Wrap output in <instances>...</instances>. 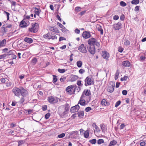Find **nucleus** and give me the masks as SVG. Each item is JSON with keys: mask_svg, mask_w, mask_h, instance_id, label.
I'll return each instance as SVG.
<instances>
[{"mask_svg": "<svg viewBox=\"0 0 146 146\" xmlns=\"http://www.w3.org/2000/svg\"><path fill=\"white\" fill-rule=\"evenodd\" d=\"M88 43L89 46H95L98 48H100V44L99 42L94 38H92L89 39L88 41Z\"/></svg>", "mask_w": 146, "mask_h": 146, "instance_id": "f257e3e1", "label": "nucleus"}, {"mask_svg": "<svg viewBox=\"0 0 146 146\" xmlns=\"http://www.w3.org/2000/svg\"><path fill=\"white\" fill-rule=\"evenodd\" d=\"M37 61V59L36 58H34L32 59V62L34 64H35L36 63Z\"/></svg>", "mask_w": 146, "mask_h": 146, "instance_id": "09e8293b", "label": "nucleus"}, {"mask_svg": "<svg viewBox=\"0 0 146 146\" xmlns=\"http://www.w3.org/2000/svg\"><path fill=\"white\" fill-rule=\"evenodd\" d=\"M66 79V78L65 77H62L60 79V81L62 82H64Z\"/></svg>", "mask_w": 146, "mask_h": 146, "instance_id": "603ef678", "label": "nucleus"}, {"mask_svg": "<svg viewBox=\"0 0 146 146\" xmlns=\"http://www.w3.org/2000/svg\"><path fill=\"white\" fill-rule=\"evenodd\" d=\"M14 52H15V51L13 50H10L9 52H7V56H9L13 54Z\"/></svg>", "mask_w": 146, "mask_h": 146, "instance_id": "a19ab883", "label": "nucleus"}, {"mask_svg": "<svg viewBox=\"0 0 146 146\" xmlns=\"http://www.w3.org/2000/svg\"><path fill=\"white\" fill-rule=\"evenodd\" d=\"M140 8V7L139 6H136L135 7L134 9V10L135 11H139V9Z\"/></svg>", "mask_w": 146, "mask_h": 146, "instance_id": "774afa93", "label": "nucleus"}, {"mask_svg": "<svg viewBox=\"0 0 146 146\" xmlns=\"http://www.w3.org/2000/svg\"><path fill=\"white\" fill-rule=\"evenodd\" d=\"M119 74V72L118 70H117L115 73V80H116L118 78Z\"/></svg>", "mask_w": 146, "mask_h": 146, "instance_id": "f704fd0d", "label": "nucleus"}, {"mask_svg": "<svg viewBox=\"0 0 146 146\" xmlns=\"http://www.w3.org/2000/svg\"><path fill=\"white\" fill-rule=\"evenodd\" d=\"M20 25L21 27L24 28L27 27V23L24 21L23 20L21 22Z\"/></svg>", "mask_w": 146, "mask_h": 146, "instance_id": "bb28decb", "label": "nucleus"}, {"mask_svg": "<svg viewBox=\"0 0 146 146\" xmlns=\"http://www.w3.org/2000/svg\"><path fill=\"white\" fill-rule=\"evenodd\" d=\"M78 116L80 118H82L83 117L84 114V111H79L78 113Z\"/></svg>", "mask_w": 146, "mask_h": 146, "instance_id": "c85d7f7f", "label": "nucleus"}, {"mask_svg": "<svg viewBox=\"0 0 146 146\" xmlns=\"http://www.w3.org/2000/svg\"><path fill=\"white\" fill-rule=\"evenodd\" d=\"M120 4L121 6L123 7L127 5L126 3L123 1H121Z\"/></svg>", "mask_w": 146, "mask_h": 146, "instance_id": "49530a36", "label": "nucleus"}, {"mask_svg": "<svg viewBox=\"0 0 146 146\" xmlns=\"http://www.w3.org/2000/svg\"><path fill=\"white\" fill-rule=\"evenodd\" d=\"M84 134V136L85 138H87L89 136V132L88 130L84 131V132L83 133Z\"/></svg>", "mask_w": 146, "mask_h": 146, "instance_id": "2f4dec72", "label": "nucleus"}, {"mask_svg": "<svg viewBox=\"0 0 146 146\" xmlns=\"http://www.w3.org/2000/svg\"><path fill=\"white\" fill-rule=\"evenodd\" d=\"M73 88L74 86L72 85L69 86L66 88V92H69L70 94H72L73 92H74V91H73V92H72V91L73 90Z\"/></svg>", "mask_w": 146, "mask_h": 146, "instance_id": "aec40b11", "label": "nucleus"}, {"mask_svg": "<svg viewBox=\"0 0 146 146\" xmlns=\"http://www.w3.org/2000/svg\"><path fill=\"white\" fill-rule=\"evenodd\" d=\"M65 136V134L64 133H62L58 135L57 136V137L61 138L64 137Z\"/></svg>", "mask_w": 146, "mask_h": 146, "instance_id": "c03bdc74", "label": "nucleus"}, {"mask_svg": "<svg viewBox=\"0 0 146 146\" xmlns=\"http://www.w3.org/2000/svg\"><path fill=\"white\" fill-rule=\"evenodd\" d=\"M104 143V140L102 139H99L97 141V143L98 144H101Z\"/></svg>", "mask_w": 146, "mask_h": 146, "instance_id": "ea45409f", "label": "nucleus"}, {"mask_svg": "<svg viewBox=\"0 0 146 146\" xmlns=\"http://www.w3.org/2000/svg\"><path fill=\"white\" fill-rule=\"evenodd\" d=\"M3 14L4 15H6L7 17V20L8 21L9 19V15L10 13L9 12H8L5 11H4L3 12Z\"/></svg>", "mask_w": 146, "mask_h": 146, "instance_id": "72a5a7b5", "label": "nucleus"}, {"mask_svg": "<svg viewBox=\"0 0 146 146\" xmlns=\"http://www.w3.org/2000/svg\"><path fill=\"white\" fill-rule=\"evenodd\" d=\"M74 32L77 34H79L80 33V30L78 29H76L75 30Z\"/></svg>", "mask_w": 146, "mask_h": 146, "instance_id": "338daca9", "label": "nucleus"}, {"mask_svg": "<svg viewBox=\"0 0 146 146\" xmlns=\"http://www.w3.org/2000/svg\"><path fill=\"white\" fill-rule=\"evenodd\" d=\"M32 27L29 28V31L33 33L36 32L38 29V24L37 23H35L34 24H32Z\"/></svg>", "mask_w": 146, "mask_h": 146, "instance_id": "7ed1b4c3", "label": "nucleus"}, {"mask_svg": "<svg viewBox=\"0 0 146 146\" xmlns=\"http://www.w3.org/2000/svg\"><path fill=\"white\" fill-rule=\"evenodd\" d=\"M123 49L121 47H119L118 48V50L120 52H122L123 51Z\"/></svg>", "mask_w": 146, "mask_h": 146, "instance_id": "e2e57ef3", "label": "nucleus"}, {"mask_svg": "<svg viewBox=\"0 0 146 146\" xmlns=\"http://www.w3.org/2000/svg\"><path fill=\"white\" fill-rule=\"evenodd\" d=\"M130 42L129 40H126L125 41V42H124V44L125 45L128 46V45H129L130 44Z\"/></svg>", "mask_w": 146, "mask_h": 146, "instance_id": "3c124183", "label": "nucleus"}, {"mask_svg": "<svg viewBox=\"0 0 146 146\" xmlns=\"http://www.w3.org/2000/svg\"><path fill=\"white\" fill-rule=\"evenodd\" d=\"M50 113H48L46 114L45 117V118L46 119H48L50 117Z\"/></svg>", "mask_w": 146, "mask_h": 146, "instance_id": "8fccbe9b", "label": "nucleus"}, {"mask_svg": "<svg viewBox=\"0 0 146 146\" xmlns=\"http://www.w3.org/2000/svg\"><path fill=\"white\" fill-rule=\"evenodd\" d=\"M24 98V97H23L21 98L20 100L19 101V102L20 103L22 104L25 101V99Z\"/></svg>", "mask_w": 146, "mask_h": 146, "instance_id": "680f3d73", "label": "nucleus"}, {"mask_svg": "<svg viewBox=\"0 0 146 146\" xmlns=\"http://www.w3.org/2000/svg\"><path fill=\"white\" fill-rule=\"evenodd\" d=\"M77 85L79 86H82L83 85V84L82 83L81 80H78L77 82Z\"/></svg>", "mask_w": 146, "mask_h": 146, "instance_id": "a18cd8bd", "label": "nucleus"}, {"mask_svg": "<svg viewBox=\"0 0 146 146\" xmlns=\"http://www.w3.org/2000/svg\"><path fill=\"white\" fill-rule=\"evenodd\" d=\"M76 64L78 68H80L82 65V62L81 60L78 61L76 62Z\"/></svg>", "mask_w": 146, "mask_h": 146, "instance_id": "473e14b6", "label": "nucleus"}, {"mask_svg": "<svg viewBox=\"0 0 146 146\" xmlns=\"http://www.w3.org/2000/svg\"><path fill=\"white\" fill-rule=\"evenodd\" d=\"M140 145L141 146H145L146 145V143L144 141H143L140 143Z\"/></svg>", "mask_w": 146, "mask_h": 146, "instance_id": "5fc2aeb1", "label": "nucleus"}, {"mask_svg": "<svg viewBox=\"0 0 146 146\" xmlns=\"http://www.w3.org/2000/svg\"><path fill=\"white\" fill-rule=\"evenodd\" d=\"M139 3V0H132L131 1L132 4L137 5Z\"/></svg>", "mask_w": 146, "mask_h": 146, "instance_id": "4c0bfd02", "label": "nucleus"}, {"mask_svg": "<svg viewBox=\"0 0 146 146\" xmlns=\"http://www.w3.org/2000/svg\"><path fill=\"white\" fill-rule=\"evenodd\" d=\"M93 84L94 82L92 78L88 77L85 80V85L86 86L91 85Z\"/></svg>", "mask_w": 146, "mask_h": 146, "instance_id": "423d86ee", "label": "nucleus"}, {"mask_svg": "<svg viewBox=\"0 0 146 146\" xmlns=\"http://www.w3.org/2000/svg\"><path fill=\"white\" fill-rule=\"evenodd\" d=\"M119 17L117 15H115L113 17V19L115 20H117L119 19Z\"/></svg>", "mask_w": 146, "mask_h": 146, "instance_id": "13d9d810", "label": "nucleus"}, {"mask_svg": "<svg viewBox=\"0 0 146 146\" xmlns=\"http://www.w3.org/2000/svg\"><path fill=\"white\" fill-rule=\"evenodd\" d=\"M117 142L115 140L111 141L110 142L108 146H113L116 144Z\"/></svg>", "mask_w": 146, "mask_h": 146, "instance_id": "c756f323", "label": "nucleus"}, {"mask_svg": "<svg viewBox=\"0 0 146 146\" xmlns=\"http://www.w3.org/2000/svg\"><path fill=\"white\" fill-rule=\"evenodd\" d=\"M92 126L94 128H95L96 131L98 132L100 131L99 128L98 127L97 125H96L95 123H93L92 124Z\"/></svg>", "mask_w": 146, "mask_h": 146, "instance_id": "7c9ffc66", "label": "nucleus"}, {"mask_svg": "<svg viewBox=\"0 0 146 146\" xmlns=\"http://www.w3.org/2000/svg\"><path fill=\"white\" fill-rule=\"evenodd\" d=\"M7 43L5 39H3L2 40H0V48L5 46Z\"/></svg>", "mask_w": 146, "mask_h": 146, "instance_id": "5701e85b", "label": "nucleus"}, {"mask_svg": "<svg viewBox=\"0 0 146 146\" xmlns=\"http://www.w3.org/2000/svg\"><path fill=\"white\" fill-rule=\"evenodd\" d=\"M78 78V76L76 75H72L70 77V81L74 82Z\"/></svg>", "mask_w": 146, "mask_h": 146, "instance_id": "393cba45", "label": "nucleus"}, {"mask_svg": "<svg viewBox=\"0 0 146 146\" xmlns=\"http://www.w3.org/2000/svg\"><path fill=\"white\" fill-rule=\"evenodd\" d=\"M49 30L51 31L54 33H59V31L56 27H50L49 28Z\"/></svg>", "mask_w": 146, "mask_h": 146, "instance_id": "6ab92c4d", "label": "nucleus"}, {"mask_svg": "<svg viewBox=\"0 0 146 146\" xmlns=\"http://www.w3.org/2000/svg\"><path fill=\"white\" fill-rule=\"evenodd\" d=\"M53 77V83L55 84L57 81V76L55 75H52Z\"/></svg>", "mask_w": 146, "mask_h": 146, "instance_id": "e433bc0d", "label": "nucleus"}, {"mask_svg": "<svg viewBox=\"0 0 146 146\" xmlns=\"http://www.w3.org/2000/svg\"><path fill=\"white\" fill-rule=\"evenodd\" d=\"M81 10V8L80 7H76L75 8V11L77 12H79Z\"/></svg>", "mask_w": 146, "mask_h": 146, "instance_id": "37998d69", "label": "nucleus"}, {"mask_svg": "<svg viewBox=\"0 0 146 146\" xmlns=\"http://www.w3.org/2000/svg\"><path fill=\"white\" fill-rule=\"evenodd\" d=\"M66 39L65 38L62 37H60L59 38V41H61L62 40H66Z\"/></svg>", "mask_w": 146, "mask_h": 146, "instance_id": "69168bd1", "label": "nucleus"}, {"mask_svg": "<svg viewBox=\"0 0 146 146\" xmlns=\"http://www.w3.org/2000/svg\"><path fill=\"white\" fill-rule=\"evenodd\" d=\"M58 71L61 73H63L65 72L66 70L64 69H60V68H58Z\"/></svg>", "mask_w": 146, "mask_h": 146, "instance_id": "79ce46f5", "label": "nucleus"}, {"mask_svg": "<svg viewBox=\"0 0 146 146\" xmlns=\"http://www.w3.org/2000/svg\"><path fill=\"white\" fill-rule=\"evenodd\" d=\"M7 56V54H4L0 55V59L5 58Z\"/></svg>", "mask_w": 146, "mask_h": 146, "instance_id": "864d4df0", "label": "nucleus"}, {"mask_svg": "<svg viewBox=\"0 0 146 146\" xmlns=\"http://www.w3.org/2000/svg\"><path fill=\"white\" fill-rule=\"evenodd\" d=\"M78 49L80 52L83 53H85L87 52L86 48L83 44H81L78 48Z\"/></svg>", "mask_w": 146, "mask_h": 146, "instance_id": "6e6552de", "label": "nucleus"}, {"mask_svg": "<svg viewBox=\"0 0 146 146\" xmlns=\"http://www.w3.org/2000/svg\"><path fill=\"white\" fill-rule=\"evenodd\" d=\"M48 101L50 103L53 104L57 103L58 100L57 98H55L54 97L51 96L48 97Z\"/></svg>", "mask_w": 146, "mask_h": 146, "instance_id": "9d476101", "label": "nucleus"}, {"mask_svg": "<svg viewBox=\"0 0 146 146\" xmlns=\"http://www.w3.org/2000/svg\"><path fill=\"white\" fill-rule=\"evenodd\" d=\"M91 109L92 108L91 107H88L85 108V110L86 112H88L89 111L91 110Z\"/></svg>", "mask_w": 146, "mask_h": 146, "instance_id": "6e6d98bb", "label": "nucleus"}, {"mask_svg": "<svg viewBox=\"0 0 146 146\" xmlns=\"http://www.w3.org/2000/svg\"><path fill=\"white\" fill-rule=\"evenodd\" d=\"M102 56L106 60H108V58L110 57L109 53L106 51L102 52Z\"/></svg>", "mask_w": 146, "mask_h": 146, "instance_id": "2eb2a0df", "label": "nucleus"}, {"mask_svg": "<svg viewBox=\"0 0 146 146\" xmlns=\"http://www.w3.org/2000/svg\"><path fill=\"white\" fill-rule=\"evenodd\" d=\"M121 24L119 22L113 25L114 29L115 30H119L121 28Z\"/></svg>", "mask_w": 146, "mask_h": 146, "instance_id": "ddd939ff", "label": "nucleus"}, {"mask_svg": "<svg viewBox=\"0 0 146 146\" xmlns=\"http://www.w3.org/2000/svg\"><path fill=\"white\" fill-rule=\"evenodd\" d=\"M101 129H102L103 132H105L107 130V127L106 125L104 124H101L100 125Z\"/></svg>", "mask_w": 146, "mask_h": 146, "instance_id": "a878e982", "label": "nucleus"}, {"mask_svg": "<svg viewBox=\"0 0 146 146\" xmlns=\"http://www.w3.org/2000/svg\"><path fill=\"white\" fill-rule=\"evenodd\" d=\"M82 36L84 38L88 39L91 37V35L90 31H85L83 33Z\"/></svg>", "mask_w": 146, "mask_h": 146, "instance_id": "1a4fd4ad", "label": "nucleus"}, {"mask_svg": "<svg viewBox=\"0 0 146 146\" xmlns=\"http://www.w3.org/2000/svg\"><path fill=\"white\" fill-rule=\"evenodd\" d=\"M89 48H88V50L90 53L92 54H94L96 52V49L95 46H89Z\"/></svg>", "mask_w": 146, "mask_h": 146, "instance_id": "4468645a", "label": "nucleus"}, {"mask_svg": "<svg viewBox=\"0 0 146 146\" xmlns=\"http://www.w3.org/2000/svg\"><path fill=\"white\" fill-rule=\"evenodd\" d=\"M127 78V76H125L121 78V81H126Z\"/></svg>", "mask_w": 146, "mask_h": 146, "instance_id": "4d7b16f0", "label": "nucleus"}, {"mask_svg": "<svg viewBox=\"0 0 146 146\" xmlns=\"http://www.w3.org/2000/svg\"><path fill=\"white\" fill-rule=\"evenodd\" d=\"M101 104L102 106H107L109 105V103L107 102L105 99H103L101 102Z\"/></svg>", "mask_w": 146, "mask_h": 146, "instance_id": "412c9836", "label": "nucleus"}, {"mask_svg": "<svg viewBox=\"0 0 146 146\" xmlns=\"http://www.w3.org/2000/svg\"><path fill=\"white\" fill-rule=\"evenodd\" d=\"M121 102L120 100H119L117 101L115 104V107H117L118 106L121 104Z\"/></svg>", "mask_w": 146, "mask_h": 146, "instance_id": "de8ad7c7", "label": "nucleus"}, {"mask_svg": "<svg viewBox=\"0 0 146 146\" xmlns=\"http://www.w3.org/2000/svg\"><path fill=\"white\" fill-rule=\"evenodd\" d=\"M130 65V62L127 60L125 61L122 62V65L124 67H129Z\"/></svg>", "mask_w": 146, "mask_h": 146, "instance_id": "4be33fe9", "label": "nucleus"}, {"mask_svg": "<svg viewBox=\"0 0 146 146\" xmlns=\"http://www.w3.org/2000/svg\"><path fill=\"white\" fill-rule=\"evenodd\" d=\"M98 30L100 32V33L101 35H103V30L102 28V27L100 26L98 27Z\"/></svg>", "mask_w": 146, "mask_h": 146, "instance_id": "c9c22d12", "label": "nucleus"}, {"mask_svg": "<svg viewBox=\"0 0 146 146\" xmlns=\"http://www.w3.org/2000/svg\"><path fill=\"white\" fill-rule=\"evenodd\" d=\"M79 73L81 74L84 73L85 72V70L83 69H80L79 71Z\"/></svg>", "mask_w": 146, "mask_h": 146, "instance_id": "052dcab7", "label": "nucleus"}, {"mask_svg": "<svg viewBox=\"0 0 146 146\" xmlns=\"http://www.w3.org/2000/svg\"><path fill=\"white\" fill-rule=\"evenodd\" d=\"M27 93L28 92L27 90L21 87V95L23 97H25Z\"/></svg>", "mask_w": 146, "mask_h": 146, "instance_id": "a211bd4d", "label": "nucleus"}, {"mask_svg": "<svg viewBox=\"0 0 146 146\" xmlns=\"http://www.w3.org/2000/svg\"><path fill=\"white\" fill-rule=\"evenodd\" d=\"M91 95L90 91L88 89H85L83 92L81 97L86 99V98L88 97Z\"/></svg>", "mask_w": 146, "mask_h": 146, "instance_id": "20e7f679", "label": "nucleus"}, {"mask_svg": "<svg viewBox=\"0 0 146 146\" xmlns=\"http://www.w3.org/2000/svg\"><path fill=\"white\" fill-rule=\"evenodd\" d=\"M34 17L36 18V16L37 15L39 17V14L41 12V10L39 8L35 7L34 8Z\"/></svg>", "mask_w": 146, "mask_h": 146, "instance_id": "f8f14e48", "label": "nucleus"}, {"mask_svg": "<svg viewBox=\"0 0 146 146\" xmlns=\"http://www.w3.org/2000/svg\"><path fill=\"white\" fill-rule=\"evenodd\" d=\"M80 108V106L77 104L71 108L70 111L71 113H74L77 112Z\"/></svg>", "mask_w": 146, "mask_h": 146, "instance_id": "9b49d317", "label": "nucleus"}, {"mask_svg": "<svg viewBox=\"0 0 146 146\" xmlns=\"http://www.w3.org/2000/svg\"><path fill=\"white\" fill-rule=\"evenodd\" d=\"M12 92L15 96H19L21 94V88L19 89L16 87H14L13 89Z\"/></svg>", "mask_w": 146, "mask_h": 146, "instance_id": "0eeeda50", "label": "nucleus"}, {"mask_svg": "<svg viewBox=\"0 0 146 146\" xmlns=\"http://www.w3.org/2000/svg\"><path fill=\"white\" fill-rule=\"evenodd\" d=\"M24 41L29 44H31L33 42L32 39L27 37H25L24 38Z\"/></svg>", "mask_w": 146, "mask_h": 146, "instance_id": "b1692460", "label": "nucleus"}, {"mask_svg": "<svg viewBox=\"0 0 146 146\" xmlns=\"http://www.w3.org/2000/svg\"><path fill=\"white\" fill-rule=\"evenodd\" d=\"M18 146L21 145H22L24 143V141L23 140H21L18 141Z\"/></svg>", "mask_w": 146, "mask_h": 146, "instance_id": "bf43d9fd", "label": "nucleus"}, {"mask_svg": "<svg viewBox=\"0 0 146 146\" xmlns=\"http://www.w3.org/2000/svg\"><path fill=\"white\" fill-rule=\"evenodd\" d=\"M43 37L46 39H48L49 40L50 39L52 40H56L57 39V37L55 34L50 32H48L47 34L44 35H43Z\"/></svg>", "mask_w": 146, "mask_h": 146, "instance_id": "f03ea898", "label": "nucleus"}, {"mask_svg": "<svg viewBox=\"0 0 146 146\" xmlns=\"http://www.w3.org/2000/svg\"><path fill=\"white\" fill-rule=\"evenodd\" d=\"M78 132L77 131H74L71 132L70 133V134L73 135V137L76 138V136L78 135Z\"/></svg>", "mask_w": 146, "mask_h": 146, "instance_id": "cd10ccee", "label": "nucleus"}, {"mask_svg": "<svg viewBox=\"0 0 146 146\" xmlns=\"http://www.w3.org/2000/svg\"><path fill=\"white\" fill-rule=\"evenodd\" d=\"M57 24L61 28H62L61 30L63 33H67L68 31L63 25L59 23H58Z\"/></svg>", "mask_w": 146, "mask_h": 146, "instance_id": "dca6fc26", "label": "nucleus"}, {"mask_svg": "<svg viewBox=\"0 0 146 146\" xmlns=\"http://www.w3.org/2000/svg\"><path fill=\"white\" fill-rule=\"evenodd\" d=\"M85 99L84 98H82V97H81L79 101L78 104H80L81 105L83 106H84L86 105V101L85 100Z\"/></svg>", "mask_w": 146, "mask_h": 146, "instance_id": "f3484780", "label": "nucleus"}, {"mask_svg": "<svg viewBox=\"0 0 146 146\" xmlns=\"http://www.w3.org/2000/svg\"><path fill=\"white\" fill-rule=\"evenodd\" d=\"M115 83L113 82H110L108 86L107 91L108 92L111 93L114 91L115 87Z\"/></svg>", "mask_w": 146, "mask_h": 146, "instance_id": "39448f33", "label": "nucleus"}, {"mask_svg": "<svg viewBox=\"0 0 146 146\" xmlns=\"http://www.w3.org/2000/svg\"><path fill=\"white\" fill-rule=\"evenodd\" d=\"M127 93V91L126 90H124L122 91V93L124 95H126Z\"/></svg>", "mask_w": 146, "mask_h": 146, "instance_id": "0e129e2a", "label": "nucleus"}, {"mask_svg": "<svg viewBox=\"0 0 146 146\" xmlns=\"http://www.w3.org/2000/svg\"><path fill=\"white\" fill-rule=\"evenodd\" d=\"M89 142L91 144H94L96 142V139H94L92 140H89Z\"/></svg>", "mask_w": 146, "mask_h": 146, "instance_id": "58836bf2", "label": "nucleus"}]
</instances>
